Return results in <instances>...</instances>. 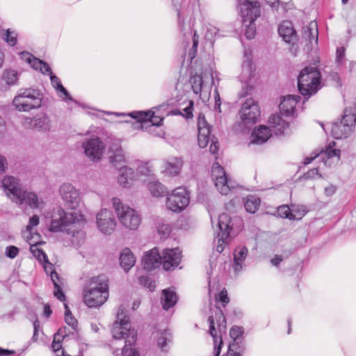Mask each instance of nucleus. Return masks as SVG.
<instances>
[{
	"mask_svg": "<svg viewBox=\"0 0 356 356\" xmlns=\"http://www.w3.org/2000/svg\"><path fill=\"white\" fill-rule=\"evenodd\" d=\"M248 250L245 247L236 249L234 252L233 268L236 273L243 268V263L248 254Z\"/></svg>",
	"mask_w": 356,
	"mask_h": 356,
	"instance_id": "obj_37",
	"label": "nucleus"
},
{
	"mask_svg": "<svg viewBox=\"0 0 356 356\" xmlns=\"http://www.w3.org/2000/svg\"><path fill=\"white\" fill-rule=\"evenodd\" d=\"M271 127L270 129L275 135L282 134L284 130L289 127V124L285 122L279 115H272L268 120Z\"/></svg>",
	"mask_w": 356,
	"mask_h": 356,
	"instance_id": "obj_29",
	"label": "nucleus"
},
{
	"mask_svg": "<svg viewBox=\"0 0 356 356\" xmlns=\"http://www.w3.org/2000/svg\"><path fill=\"white\" fill-rule=\"evenodd\" d=\"M112 203L120 223L127 229H137L141 222L138 212L128 205L123 204L119 198L113 197Z\"/></svg>",
	"mask_w": 356,
	"mask_h": 356,
	"instance_id": "obj_7",
	"label": "nucleus"
},
{
	"mask_svg": "<svg viewBox=\"0 0 356 356\" xmlns=\"http://www.w3.org/2000/svg\"><path fill=\"white\" fill-rule=\"evenodd\" d=\"M295 211H291L287 205H282L277 207V214L282 218H288L289 220H300L305 215L307 211L302 207V212H298V215L294 213Z\"/></svg>",
	"mask_w": 356,
	"mask_h": 356,
	"instance_id": "obj_31",
	"label": "nucleus"
},
{
	"mask_svg": "<svg viewBox=\"0 0 356 356\" xmlns=\"http://www.w3.org/2000/svg\"><path fill=\"white\" fill-rule=\"evenodd\" d=\"M316 176L321 177V175H319L318 173V168H312L304 174L305 179H312L314 178Z\"/></svg>",
	"mask_w": 356,
	"mask_h": 356,
	"instance_id": "obj_64",
	"label": "nucleus"
},
{
	"mask_svg": "<svg viewBox=\"0 0 356 356\" xmlns=\"http://www.w3.org/2000/svg\"><path fill=\"white\" fill-rule=\"evenodd\" d=\"M341 121L344 124H347L351 129V131H353L356 123V113H353L351 109L346 108Z\"/></svg>",
	"mask_w": 356,
	"mask_h": 356,
	"instance_id": "obj_43",
	"label": "nucleus"
},
{
	"mask_svg": "<svg viewBox=\"0 0 356 356\" xmlns=\"http://www.w3.org/2000/svg\"><path fill=\"white\" fill-rule=\"evenodd\" d=\"M42 95L39 90L33 88L19 90L13 104L19 111L27 112L38 108L42 104Z\"/></svg>",
	"mask_w": 356,
	"mask_h": 356,
	"instance_id": "obj_5",
	"label": "nucleus"
},
{
	"mask_svg": "<svg viewBox=\"0 0 356 356\" xmlns=\"http://www.w3.org/2000/svg\"><path fill=\"white\" fill-rule=\"evenodd\" d=\"M259 205L260 199L254 195L248 196L244 203L245 210L250 213H254L258 210Z\"/></svg>",
	"mask_w": 356,
	"mask_h": 356,
	"instance_id": "obj_41",
	"label": "nucleus"
},
{
	"mask_svg": "<svg viewBox=\"0 0 356 356\" xmlns=\"http://www.w3.org/2000/svg\"><path fill=\"white\" fill-rule=\"evenodd\" d=\"M59 193L68 209H75L79 207L81 202L80 193L71 184H63L60 186Z\"/></svg>",
	"mask_w": 356,
	"mask_h": 356,
	"instance_id": "obj_14",
	"label": "nucleus"
},
{
	"mask_svg": "<svg viewBox=\"0 0 356 356\" xmlns=\"http://www.w3.org/2000/svg\"><path fill=\"white\" fill-rule=\"evenodd\" d=\"M19 197V200L15 201V203L21 205L26 204L32 209L39 208L40 205L43 204V202H39L38 195L32 192L22 191Z\"/></svg>",
	"mask_w": 356,
	"mask_h": 356,
	"instance_id": "obj_26",
	"label": "nucleus"
},
{
	"mask_svg": "<svg viewBox=\"0 0 356 356\" xmlns=\"http://www.w3.org/2000/svg\"><path fill=\"white\" fill-rule=\"evenodd\" d=\"M65 307V321L66 323L70 325L73 330L76 331L78 322L76 319L72 316L67 303H64Z\"/></svg>",
	"mask_w": 356,
	"mask_h": 356,
	"instance_id": "obj_48",
	"label": "nucleus"
},
{
	"mask_svg": "<svg viewBox=\"0 0 356 356\" xmlns=\"http://www.w3.org/2000/svg\"><path fill=\"white\" fill-rule=\"evenodd\" d=\"M336 143L334 142H332L329 143L327 146H326L323 152H322L321 158L323 159V156H326L327 159H331L336 157L337 160L340 159V149H334Z\"/></svg>",
	"mask_w": 356,
	"mask_h": 356,
	"instance_id": "obj_46",
	"label": "nucleus"
},
{
	"mask_svg": "<svg viewBox=\"0 0 356 356\" xmlns=\"http://www.w3.org/2000/svg\"><path fill=\"white\" fill-rule=\"evenodd\" d=\"M245 350L244 344L232 343L229 346L227 356H242Z\"/></svg>",
	"mask_w": 356,
	"mask_h": 356,
	"instance_id": "obj_49",
	"label": "nucleus"
},
{
	"mask_svg": "<svg viewBox=\"0 0 356 356\" xmlns=\"http://www.w3.org/2000/svg\"><path fill=\"white\" fill-rule=\"evenodd\" d=\"M209 324V334L213 339V356H219L222 344L220 336L218 333L225 332L226 328V321L224 314L220 309H217L214 315L208 318Z\"/></svg>",
	"mask_w": 356,
	"mask_h": 356,
	"instance_id": "obj_8",
	"label": "nucleus"
},
{
	"mask_svg": "<svg viewBox=\"0 0 356 356\" xmlns=\"http://www.w3.org/2000/svg\"><path fill=\"white\" fill-rule=\"evenodd\" d=\"M81 280L84 284L83 289H109V280L104 274L91 277H81Z\"/></svg>",
	"mask_w": 356,
	"mask_h": 356,
	"instance_id": "obj_20",
	"label": "nucleus"
},
{
	"mask_svg": "<svg viewBox=\"0 0 356 356\" xmlns=\"http://www.w3.org/2000/svg\"><path fill=\"white\" fill-rule=\"evenodd\" d=\"M318 31L317 28V24L315 22H311L309 26L303 28L302 38L309 43L318 42Z\"/></svg>",
	"mask_w": 356,
	"mask_h": 356,
	"instance_id": "obj_35",
	"label": "nucleus"
},
{
	"mask_svg": "<svg viewBox=\"0 0 356 356\" xmlns=\"http://www.w3.org/2000/svg\"><path fill=\"white\" fill-rule=\"evenodd\" d=\"M115 356H139L137 350L132 348V346H123L122 348H116L113 350Z\"/></svg>",
	"mask_w": 356,
	"mask_h": 356,
	"instance_id": "obj_47",
	"label": "nucleus"
},
{
	"mask_svg": "<svg viewBox=\"0 0 356 356\" xmlns=\"http://www.w3.org/2000/svg\"><path fill=\"white\" fill-rule=\"evenodd\" d=\"M30 250L34 257L39 261L44 262V268L47 273L50 271L51 279L54 285V289H61L58 284L59 277L56 272L52 271V266L48 261V258L45 252L40 248H38L36 245H31Z\"/></svg>",
	"mask_w": 356,
	"mask_h": 356,
	"instance_id": "obj_16",
	"label": "nucleus"
},
{
	"mask_svg": "<svg viewBox=\"0 0 356 356\" xmlns=\"http://www.w3.org/2000/svg\"><path fill=\"white\" fill-rule=\"evenodd\" d=\"M3 78L8 85H14L18 79V74L15 70H6L3 72Z\"/></svg>",
	"mask_w": 356,
	"mask_h": 356,
	"instance_id": "obj_50",
	"label": "nucleus"
},
{
	"mask_svg": "<svg viewBox=\"0 0 356 356\" xmlns=\"http://www.w3.org/2000/svg\"><path fill=\"white\" fill-rule=\"evenodd\" d=\"M19 250L14 245H9L6 248L5 254L7 257L10 259L15 258L19 254Z\"/></svg>",
	"mask_w": 356,
	"mask_h": 356,
	"instance_id": "obj_56",
	"label": "nucleus"
},
{
	"mask_svg": "<svg viewBox=\"0 0 356 356\" xmlns=\"http://www.w3.org/2000/svg\"><path fill=\"white\" fill-rule=\"evenodd\" d=\"M183 161L181 158L172 157L165 161V172L170 176L177 175L182 167Z\"/></svg>",
	"mask_w": 356,
	"mask_h": 356,
	"instance_id": "obj_30",
	"label": "nucleus"
},
{
	"mask_svg": "<svg viewBox=\"0 0 356 356\" xmlns=\"http://www.w3.org/2000/svg\"><path fill=\"white\" fill-rule=\"evenodd\" d=\"M109 161L115 167L119 169L122 167H126L123 165L125 163V157L123 150L113 152V154L109 156Z\"/></svg>",
	"mask_w": 356,
	"mask_h": 356,
	"instance_id": "obj_44",
	"label": "nucleus"
},
{
	"mask_svg": "<svg viewBox=\"0 0 356 356\" xmlns=\"http://www.w3.org/2000/svg\"><path fill=\"white\" fill-rule=\"evenodd\" d=\"M79 222L76 223V226L70 230V234H72L71 242L75 246L81 245L85 241L86 234L79 227H77Z\"/></svg>",
	"mask_w": 356,
	"mask_h": 356,
	"instance_id": "obj_40",
	"label": "nucleus"
},
{
	"mask_svg": "<svg viewBox=\"0 0 356 356\" xmlns=\"http://www.w3.org/2000/svg\"><path fill=\"white\" fill-rule=\"evenodd\" d=\"M109 291H85L84 303L89 307H97L104 304L108 298Z\"/></svg>",
	"mask_w": 356,
	"mask_h": 356,
	"instance_id": "obj_19",
	"label": "nucleus"
},
{
	"mask_svg": "<svg viewBox=\"0 0 356 356\" xmlns=\"http://www.w3.org/2000/svg\"><path fill=\"white\" fill-rule=\"evenodd\" d=\"M273 132L265 125H260L254 129L251 134V143L253 144H263L266 142L271 136Z\"/></svg>",
	"mask_w": 356,
	"mask_h": 356,
	"instance_id": "obj_25",
	"label": "nucleus"
},
{
	"mask_svg": "<svg viewBox=\"0 0 356 356\" xmlns=\"http://www.w3.org/2000/svg\"><path fill=\"white\" fill-rule=\"evenodd\" d=\"M148 189L152 196L159 197L168 194L166 188L158 181H152L148 184Z\"/></svg>",
	"mask_w": 356,
	"mask_h": 356,
	"instance_id": "obj_39",
	"label": "nucleus"
},
{
	"mask_svg": "<svg viewBox=\"0 0 356 356\" xmlns=\"http://www.w3.org/2000/svg\"><path fill=\"white\" fill-rule=\"evenodd\" d=\"M161 265L165 271L175 270L181 263L182 255L179 248H165L162 252Z\"/></svg>",
	"mask_w": 356,
	"mask_h": 356,
	"instance_id": "obj_15",
	"label": "nucleus"
},
{
	"mask_svg": "<svg viewBox=\"0 0 356 356\" xmlns=\"http://www.w3.org/2000/svg\"><path fill=\"white\" fill-rule=\"evenodd\" d=\"M136 258L129 248H124L120 255V264L125 272H128L135 264Z\"/></svg>",
	"mask_w": 356,
	"mask_h": 356,
	"instance_id": "obj_27",
	"label": "nucleus"
},
{
	"mask_svg": "<svg viewBox=\"0 0 356 356\" xmlns=\"http://www.w3.org/2000/svg\"><path fill=\"white\" fill-rule=\"evenodd\" d=\"M81 219L82 216L76 212L66 213L62 208H58L52 216L49 230L52 232H61L70 234V230Z\"/></svg>",
	"mask_w": 356,
	"mask_h": 356,
	"instance_id": "obj_6",
	"label": "nucleus"
},
{
	"mask_svg": "<svg viewBox=\"0 0 356 356\" xmlns=\"http://www.w3.org/2000/svg\"><path fill=\"white\" fill-rule=\"evenodd\" d=\"M157 346L163 352L169 350V344L172 342V333L169 330L157 332Z\"/></svg>",
	"mask_w": 356,
	"mask_h": 356,
	"instance_id": "obj_33",
	"label": "nucleus"
},
{
	"mask_svg": "<svg viewBox=\"0 0 356 356\" xmlns=\"http://www.w3.org/2000/svg\"><path fill=\"white\" fill-rule=\"evenodd\" d=\"M112 143L109 147V151L112 153L119 152L120 150H122L120 141L118 139H113L111 140Z\"/></svg>",
	"mask_w": 356,
	"mask_h": 356,
	"instance_id": "obj_61",
	"label": "nucleus"
},
{
	"mask_svg": "<svg viewBox=\"0 0 356 356\" xmlns=\"http://www.w3.org/2000/svg\"><path fill=\"white\" fill-rule=\"evenodd\" d=\"M278 33L286 42H293L296 40V32L290 21L282 22L279 26Z\"/></svg>",
	"mask_w": 356,
	"mask_h": 356,
	"instance_id": "obj_24",
	"label": "nucleus"
},
{
	"mask_svg": "<svg viewBox=\"0 0 356 356\" xmlns=\"http://www.w3.org/2000/svg\"><path fill=\"white\" fill-rule=\"evenodd\" d=\"M198 131V135H200L202 137L210 136L211 127L207 125L206 122H204V120L202 122L200 119H199Z\"/></svg>",
	"mask_w": 356,
	"mask_h": 356,
	"instance_id": "obj_53",
	"label": "nucleus"
},
{
	"mask_svg": "<svg viewBox=\"0 0 356 356\" xmlns=\"http://www.w3.org/2000/svg\"><path fill=\"white\" fill-rule=\"evenodd\" d=\"M39 224V217L37 215H33L29 219V225L26 226V230L31 232L32 228Z\"/></svg>",
	"mask_w": 356,
	"mask_h": 356,
	"instance_id": "obj_63",
	"label": "nucleus"
},
{
	"mask_svg": "<svg viewBox=\"0 0 356 356\" xmlns=\"http://www.w3.org/2000/svg\"><path fill=\"white\" fill-rule=\"evenodd\" d=\"M35 117L24 118L22 120V125L26 129H35Z\"/></svg>",
	"mask_w": 356,
	"mask_h": 356,
	"instance_id": "obj_62",
	"label": "nucleus"
},
{
	"mask_svg": "<svg viewBox=\"0 0 356 356\" xmlns=\"http://www.w3.org/2000/svg\"><path fill=\"white\" fill-rule=\"evenodd\" d=\"M211 177L215 181L216 187L222 195H227L230 190L235 187V183L228 179L225 171L218 163H213Z\"/></svg>",
	"mask_w": 356,
	"mask_h": 356,
	"instance_id": "obj_13",
	"label": "nucleus"
},
{
	"mask_svg": "<svg viewBox=\"0 0 356 356\" xmlns=\"http://www.w3.org/2000/svg\"><path fill=\"white\" fill-rule=\"evenodd\" d=\"M56 91L59 93V97L63 100L73 101L72 97L70 96L68 91L65 88L63 87V85L60 86L59 88Z\"/></svg>",
	"mask_w": 356,
	"mask_h": 356,
	"instance_id": "obj_58",
	"label": "nucleus"
},
{
	"mask_svg": "<svg viewBox=\"0 0 356 356\" xmlns=\"http://www.w3.org/2000/svg\"><path fill=\"white\" fill-rule=\"evenodd\" d=\"M352 132L351 129L341 121L334 122L331 127V134L336 139L347 138Z\"/></svg>",
	"mask_w": 356,
	"mask_h": 356,
	"instance_id": "obj_28",
	"label": "nucleus"
},
{
	"mask_svg": "<svg viewBox=\"0 0 356 356\" xmlns=\"http://www.w3.org/2000/svg\"><path fill=\"white\" fill-rule=\"evenodd\" d=\"M213 296L216 303H220L223 307H225L229 302L227 291H218V292L215 293Z\"/></svg>",
	"mask_w": 356,
	"mask_h": 356,
	"instance_id": "obj_51",
	"label": "nucleus"
},
{
	"mask_svg": "<svg viewBox=\"0 0 356 356\" xmlns=\"http://www.w3.org/2000/svg\"><path fill=\"white\" fill-rule=\"evenodd\" d=\"M178 300V296L175 291H162L161 303L165 310L174 307Z\"/></svg>",
	"mask_w": 356,
	"mask_h": 356,
	"instance_id": "obj_34",
	"label": "nucleus"
},
{
	"mask_svg": "<svg viewBox=\"0 0 356 356\" xmlns=\"http://www.w3.org/2000/svg\"><path fill=\"white\" fill-rule=\"evenodd\" d=\"M81 147L85 156L92 162H99L104 154L105 145L97 136H92L85 139L82 142Z\"/></svg>",
	"mask_w": 356,
	"mask_h": 356,
	"instance_id": "obj_11",
	"label": "nucleus"
},
{
	"mask_svg": "<svg viewBox=\"0 0 356 356\" xmlns=\"http://www.w3.org/2000/svg\"><path fill=\"white\" fill-rule=\"evenodd\" d=\"M189 204V196L184 188H175L168 197L166 201L167 208L173 212H181Z\"/></svg>",
	"mask_w": 356,
	"mask_h": 356,
	"instance_id": "obj_12",
	"label": "nucleus"
},
{
	"mask_svg": "<svg viewBox=\"0 0 356 356\" xmlns=\"http://www.w3.org/2000/svg\"><path fill=\"white\" fill-rule=\"evenodd\" d=\"M113 341L111 346L114 350L118 347V343L123 341V346H133L137 339V332L134 329L131 328L130 318L126 313L123 305L118 307L116 321L111 327Z\"/></svg>",
	"mask_w": 356,
	"mask_h": 356,
	"instance_id": "obj_1",
	"label": "nucleus"
},
{
	"mask_svg": "<svg viewBox=\"0 0 356 356\" xmlns=\"http://www.w3.org/2000/svg\"><path fill=\"white\" fill-rule=\"evenodd\" d=\"M44 61L37 58L35 57L31 59V62H30L31 66L35 70L42 71V64Z\"/></svg>",
	"mask_w": 356,
	"mask_h": 356,
	"instance_id": "obj_60",
	"label": "nucleus"
},
{
	"mask_svg": "<svg viewBox=\"0 0 356 356\" xmlns=\"http://www.w3.org/2000/svg\"><path fill=\"white\" fill-rule=\"evenodd\" d=\"M134 177L135 175L133 169L128 167H122L120 169L118 182L123 187H130L133 180L134 179Z\"/></svg>",
	"mask_w": 356,
	"mask_h": 356,
	"instance_id": "obj_32",
	"label": "nucleus"
},
{
	"mask_svg": "<svg viewBox=\"0 0 356 356\" xmlns=\"http://www.w3.org/2000/svg\"><path fill=\"white\" fill-rule=\"evenodd\" d=\"M345 60V49L343 47L337 48L336 51V61L338 65H343Z\"/></svg>",
	"mask_w": 356,
	"mask_h": 356,
	"instance_id": "obj_57",
	"label": "nucleus"
},
{
	"mask_svg": "<svg viewBox=\"0 0 356 356\" xmlns=\"http://www.w3.org/2000/svg\"><path fill=\"white\" fill-rule=\"evenodd\" d=\"M177 12L179 28L185 36L192 35L193 15L199 7V0H181L175 3Z\"/></svg>",
	"mask_w": 356,
	"mask_h": 356,
	"instance_id": "obj_3",
	"label": "nucleus"
},
{
	"mask_svg": "<svg viewBox=\"0 0 356 356\" xmlns=\"http://www.w3.org/2000/svg\"><path fill=\"white\" fill-rule=\"evenodd\" d=\"M231 218L227 213H222L218 217V226L220 233L218 234L216 238H214L213 243L216 245V251L221 253L224 247L227 244L231 232L233 229L231 223Z\"/></svg>",
	"mask_w": 356,
	"mask_h": 356,
	"instance_id": "obj_9",
	"label": "nucleus"
},
{
	"mask_svg": "<svg viewBox=\"0 0 356 356\" xmlns=\"http://www.w3.org/2000/svg\"><path fill=\"white\" fill-rule=\"evenodd\" d=\"M244 333V329L243 327L234 325L229 331V336L233 339L232 343L237 344H244L243 335Z\"/></svg>",
	"mask_w": 356,
	"mask_h": 356,
	"instance_id": "obj_42",
	"label": "nucleus"
},
{
	"mask_svg": "<svg viewBox=\"0 0 356 356\" xmlns=\"http://www.w3.org/2000/svg\"><path fill=\"white\" fill-rule=\"evenodd\" d=\"M214 99H215V105H214V110L218 111V113H221V99L220 97V94L218 90V88L216 87L214 89Z\"/></svg>",
	"mask_w": 356,
	"mask_h": 356,
	"instance_id": "obj_59",
	"label": "nucleus"
},
{
	"mask_svg": "<svg viewBox=\"0 0 356 356\" xmlns=\"http://www.w3.org/2000/svg\"><path fill=\"white\" fill-rule=\"evenodd\" d=\"M157 230L159 234L163 237L168 236L171 232L170 225L163 222L159 224L157 226Z\"/></svg>",
	"mask_w": 356,
	"mask_h": 356,
	"instance_id": "obj_55",
	"label": "nucleus"
},
{
	"mask_svg": "<svg viewBox=\"0 0 356 356\" xmlns=\"http://www.w3.org/2000/svg\"><path fill=\"white\" fill-rule=\"evenodd\" d=\"M142 263L144 269L148 271L161 265V257L159 252V250L154 248L147 252L143 258Z\"/></svg>",
	"mask_w": 356,
	"mask_h": 356,
	"instance_id": "obj_22",
	"label": "nucleus"
},
{
	"mask_svg": "<svg viewBox=\"0 0 356 356\" xmlns=\"http://www.w3.org/2000/svg\"><path fill=\"white\" fill-rule=\"evenodd\" d=\"M138 282L141 286L147 287L149 289H151V288L156 287L154 282H152L150 277L147 275L140 276L138 277Z\"/></svg>",
	"mask_w": 356,
	"mask_h": 356,
	"instance_id": "obj_54",
	"label": "nucleus"
},
{
	"mask_svg": "<svg viewBox=\"0 0 356 356\" xmlns=\"http://www.w3.org/2000/svg\"><path fill=\"white\" fill-rule=\"evenodd\" d=\"M181 33H182L184 40L188 41V40L191 39L193 41V47L188 53V59L191 62L193 59L196 56L197 48L199 42L198 37H197L195 31L194 33L192 31V35L191 37L188 35L185 36L184 35V32Z\"/></svg>",
	"mask_w": 356,
	"mask_h": 356,
	"instance_id": "obj_45",
	"label": "nucleus"
},
{
	"mask_svg": "<svg viewBox=\"0 0 356 356\" xmlns=\"http://www.w3.org/2000/svg\"><path fill=\"white\" fill-rule=\"evenodd\" d=\"M129 115L132 118L136 119L138 122L140 124L150 123L153 126H160L163 120V118L154 115V113L149 111H136L129 113Z\"/></svg>",
	"mask_w": 356,
	"mask_h": 356,
	"instance_id": "obj_21",
	"label": "nucleus"
},
{
	"mask_svg": "<svg viewBox=\"0 0 356 356\" xmlns=\"http://www.w3.org/2000/svg\"><path fill=\"white\" fill-rule=\"evenodd\" d=\"M35 129L42 132H47L51 128V121L47 115L39 113L35 116Z\"/></svg>",
	"mask_w": 356,
	"mask_h": 356,
	"instance_id": "obj_36",
	"label": "nucleus"
},
{
	"mask_svg": "<svg viewBox=\"0 0 356 356\" xmlns=\"http://www.w3.org/2000/svg\"><path fill=\"white\" fill-rule=\"evenodd\" d=\"M299 99L300 96L298 95H289L284 97L279 106L280 113L286 116L293 115L296 106Z\"/></svg>",
	"mask_w": 356,
	"mask_h": 356,
	"instance_id": "obj_23",
	"label": "nucleus"
},
{
	"mask_svg": "<svg viewBox=\"0 0 356 356\" xmlns=\"http://www.w3.org/2000/svg\"><path fill=\"white\" fill-rule=\"evenodd\" d=\"M321 73L315 67H306L300 73L298 77V88L300 93L303 96L311 95L317 92L320 88Z\"/></svg>",
	"mask_w": 356,
	"mask_h": 356,
	"instance_id": "obj_4",
	"label": "nucleus"
},
{
	"mask_svg": "<svg viewBox=\"0 0 356 356\" xmlns=\"http://www.w3.org/2000/svg\"><path fill=\"white\" fill-rule=\"evenodd\" d=\"M3 39L10 46L13 47L17 42V34L15 31H11L10 29H7L3 35Z\"/></svg>",
	"mask_w": 356,
	"mask_h": 356,
	"instance_id": "obj_52",
	"label": "nucleus"
},
{
	"mask_svg": "<svg viewBox=\"0 0 356 356\" xmlns=\"http://www.w3.org/2000/svg\"><path fill=\"white\" fill-rule=\"evenodd\" d=\"M198 145L200 147L204 148L206 147L209 141L211 140V144L209 146V151L211 154H216L218 151V142L217 139L213 136L212 138H210V136H203L202 137L200 135L197 136Z\"/></svg>",
	"mask_w": 356,
	"mask_h": 356,
	"instance_id": "obj_38",
	"label": "nucleus"
},
{
	"mask_svg": "<svg viewBox=\"0 0 356 356\" xmlns=\"http://www.w3.org/2000/svg\"><path fill=\"white\" fill-rule=\"evenodd\" d=\"M260 114V108L252 98L247 99L239 111L241 122L245 127L254 124L258 121Z\"/></svg>",
	"mask_w": 356,
	"mask_h": 356,
	"instance_id": "obj_10",
	"label": "nucleus"
},
{
	"mask_svg": "<svg viewBox=\"0 0 356 356\" xmlns=\"http://www.w3.org/2000/svg\"><path fill=\"white\" fill-rule=\"evenodd\" d=\"M97 224L99 230L106 234H111L116 225L112 212L106 209L97 213Z\"/></svg>",
	"mask_w": 356,
	"mask_h": 356,
	"instance_id": "obj_17",
	"label": "nucleus"
},
{
	"mask_svg": "<svg viewBox=\"0 0 356 356\" xmlns=\"http://www.w3.org/2000/svg\"><path fill=\"white\" fill-rule=\"evenodd\" d=\"M2 186L13 202L16 200H19V195L23 190L17 178L13 176H6L2 180Z\"/></svg>",
	"mask_w": 356,
	"mask_h": 356,
	"instance_id": "obj_18",
	"label": "nucleus"
},
{
	"mask_svg": "<svg viewBox=\"0 0 356 356\" xmlns=\"http://www.w3.org/2000/svg\"><path fill=\"white\" fill-rule=\"evenodd\" d=\"M243 24L246 27L245 35L248 40L252 39L256 33L254 21L260 16V3L257 0H238Z\"/></svg>",
	"mask_w": 356,
	"mask_h": 356,
	"instance_id": "obj_2",
	"label": "nucleus"
}]
</instances>
